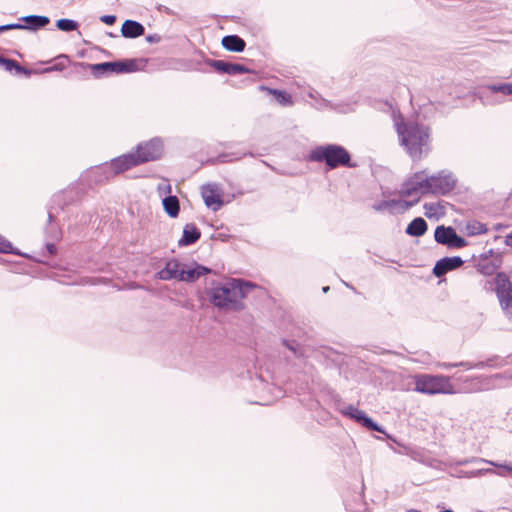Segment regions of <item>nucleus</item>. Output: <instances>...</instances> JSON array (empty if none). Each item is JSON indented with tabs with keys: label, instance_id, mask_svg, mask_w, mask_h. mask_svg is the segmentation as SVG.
<instances>
[{
	"label": "nucleus",
	"instance_id": "nucleus-1",
	"mask_svg": "<svg viewBox=\"0 0 512 512\" xmlns=\"http://www.w3.org/2000/svg\"><path fill=\"white\" fill-rule=\"evenodd\" d=\"M214 286L207 290L209 301L217 308L231 311H242L245 305L242 299L256 288V285L243 279H231L225 284L213 283Z\"/></svg>",
	"mask_w": 512,
	"mask_h": 512
},
{
	"label": "nucleus",
	"instance_id": "nucleus-2",
	"mask_svg": "<svg viewBox=\"0 0 512 512\" xmlns=\"http://www.w3.org/2000/svg\"><path fill=\"white\" fill-rule=\"evenodd\" d=\"M400 143L414 160L422 158L430 150V128L417 122L396 124Z\"/></svg>",
	"mask_w": 512,
	"mask_h": 512
},
{
	"label": "nucleus",
	"instance_id": "nucleus-3",
	"mask_svg": "<svg viewBox=\"0 0 512 512\" xmlns=\"http://www.w3.org/2000/svg\"><path fill=\"white\" fill-rule=\"evenodd\" d=\"M307 160L310 162L324 163L329 170L338 167L356 168L357 163L352 162L351 154L342 145L339 144H324L313 148Z\"/></svg>",
	"mask_w": 512,
	"mask_h": 512
},
{
	"label": "nucleus",
	"instance_id": "nucleus-4",
	"mask_svg": "<svg viewBox=\"0 0 512 512\" xmlns=\"http://www.w3.org/2000/svg\"><path fill=\"white\" fill-rule=\"evenodd\" d=\"M139 62L146 63V59H121L115 61H107L96 64H89L85 62H77L75 63V67L82 68L84 70L90 69L93 76L96 79L102 78L104 76H108L111 74H126V73H134L140 70Z\"/></svg>",
	"mask_w": 512,
	"mask_h": 512
},
{
	"label": "nucleus",
	"instance_id": "nucleus-5",
	"mask_svg": "<svg viewBox=\"0 0 512 512\" xmlns=\"http://www.w3.org/2000/svg\"><path fill=\"white\" fill-rule=\"evenodd\" d=\"M416 392L435 395L454 393L450 378L444 375L418 374L414 378Z\"/></svg>",
	"mask_w": 512,
	"mask_h": 512
},
{
	"label": "nucleus",
	"instance_id": "nucleus-6",
	"mask_svg": "<svg viewBox=\"0 0 512 512\" xmlns=\"http://www.w3.org/2000/svg\"><path fill=\"white\" fill-rule=\"evenodd\" d=\"M495 292L506 317L512 321V283L505 272H497L494 278Z\"/></svg>",
	"mask_w": 512,
	"mask_h": 512
},
{
	"label": "nucleus",
	"instance_id": "nucleus-7",
	"mask_svg": "<svg viewBox=\"0 0 512 512\" xmlns=\"http://www.w3.org/2000/svg\"><path fill=\"white\" fill-rule=\"evenodd\" d=\"M338 410L343 416L354 420L356 423H358L362 427L366 428L368 431H375V432L382 433L386 436V438L391 439L394 442H396V440L393 439L392 436L386 432L384 427L379 425L370 416H368L363 410L358 409L354 405L350 404L344 408H338Z\"/></svg>",
	"mask_w": 512,
	"mask_h": 512
},
{
	"label": "nucleus",
	"instance_id": "nucleus-8",
	"mask_svg": "<svg viewBox=\"0 0 512 512\" xmlns=\"http://www.w3.org/2000/svg\"><path fill=\"white\" fill-rule=\"evenodd\" d=\"M428 194L447 195L454 190L457 184L456 177L448 171L442 170L436 174L427 175Z\"/></svg>",
	"mask_w": 512,
	"mask_h": 512
},
{
	"label": "nucleus",
	"instance_id": "nucleus-9",
	"mask_svg": "<svg viewBox=\"0 0 512 512\" xmlns=\"http://www.w3.org/2000/svg\"><path fill=\"white\" fill-rule=\"evenodd\" d=\"M164 146L161 138L155 137L139 143L135 148V156L140 164L159 160L163 154Z\"/></svg>",
	"mask_w": 512,
	"mask_h": 512
},
{
	"label": "nucleus",
	"instance_id": "nucleus-10",
	"mask_svg": "<svg viewBox=\"0 0 512 512\" xmlns=\"http://www.w3.org/2000/svg\"><path fill=\"white\" fill-rule=\"evenodd\" d=\"M435 241L449 249H459L465 247L468 242L465 238L458 235L452 226L438 225L434 231Z\"/></svg>",
	"mask_w": 512,
	"mask_h": 512
},
{
	"label": "nucleus",
	"instance_id": "nucleus-11",
	"mask_svg": "<svg viewBox=\"0 0 512 512\" xmlns=\"http://www.w3.org/2000/svg\"><path fill=\"white\" fill-rule=\"evenodd\" d=\"M428 181L425 170L415 172L401 186L400 194L403 197H409L421 191L422 194H428Z\"/></svg>",
	"mask_w": 512,
	"mask_h": 512
},
{
	"label": "nucleus",
	"instance_id": "nucleus-12",
	"mask_svg": "<svg viewBox=\"0 0 512 512\" xmlns=\"http://www.w3.org/2000/svg\"><path fill=\"white\" fill-rule=\"evenodd\" d=\"M204 63L209 67L213 68L219 74H227V75H239V74H255V70L240 64V63H232L225 60H217L206 58Z\"/></svg>",
	"mask_w": 512,
	"mask_h": 512
},
{
	"label": "nucleus",
	"instance_id": "nucleus-13",
	"mask_svg": "<svg viewBox=\"0 0 512 512\" xmlns=\"http://www.w3.org/2000/svg\"><path fill=\"white\" fill-rule=\"evenodd\" d=\"M69 204L64 193H59L54 195L52 198V205L48 208V227L46 228V234L50 238H58V230L52 224L56 220V215L59 211H63L65 207Z\"/></svg>",
	"mask_w": 512,
	"mask_h": 512
},
{
	"label": "nucleus",
	"instance_id": "nucleus-14",
	"mask_svg": "<svg viewBox=\"0 0 512 512\" xmlns=\"http://www.w3.org/2000/svg\"><path fill=\"white\" fill-rule=\"evenodd\" d=\"M465 261L460 256H445L436 261L432 273L435 277L441 278L450 271L461 267Z\"/></svg>",
	"mask_w": 512,
	"mask_h": 512
},
{
	"label": "nucleus",
	"instance_id": "nucleus-15",
	"mask_svg": "<svg viewBox=\"0 0 512 512\" xmlns=\"http://www.w3.org/2000/svg\"><path fill=\"white\" fill-rule=\"evenodd\" d=\"M201 194L205 205L213 211H218L224 205L221 193H219L216 186L213 184L203 185Z\"/></svg>",
	"mask_w": 512,
	"mask_h": 512
},
{
	"label": "nucleus",
	"instance_id": "nucleus-16",
	"mask_svg": "<svg viewBox=\"0 0 512 512\" xmlns=\"http://www.w3.org/2000/svg\"><path fill=\"white\" fill-rule=\"evenodd\" d=\"M316 359L323 363L326 367L338 366L341 361V354L335 349L323 346L320 349L315 351Z\"/></svg>",
	"mask_w": 512,
	"mask_h": 512
},
{
	"label": "nucleus",
	"instance_id": "nucleus-17",
	"mask_svg": "<svg viewBox=\"0 0 512 512\" xmlns=\"http://www.w3.org/2000/svg\"><path fill=\"white\" fill-rule=\"evenodd\" d=\"M181 263L173 258L166 262L165 267L155 273V279L162 281H170L176 279L180 281Z\"/></svg>",
	"mask_w": 512,
	"mask_h": 512
},
{
	"label": "nucleus",
	"instance_id": "nucleus-18",
	"mask_svg": "<svg viewBox=\"0 0 512 512\" xmlns=\"http://www.w3.org/2000/svg\"><path fill=\"white\" fill-rule=\"evenodd\" d=\"M110 164L111 167H113L115 176L129 170L132 167L139 165L134 152H130L119 157L113 158L110 161Z\"/></svg>",
	"mask_w": 512,
	"mask_h": 512
},
{
	"label": "nucleus",
	"instance_id": "nucleus-19",
	"mask_svg": "<svg viewBox=\"0 0 512 512\" xmlns=\"http://www.w3.org/2000/svg\"><path fill=\"white\" fill-rule=\"evenodd\" d=\"M19 21L23 22L24 30L37 32L38 30L45 28L50 23V18L45 15L31 14L20 17Z\"/></svg>",
	"mask_w": 512,
	"mask_h": 512
},
{
	"label": "nucleus",
	"instance_id": "nucleus-20",
	"mask_svg": "<svg viewBox=\"0 0 512 512\" xmlns=\"http://www.w3.org/2000/svg\"><path fill=\"white\" fill-rule=\"evenodd\" d=\"M212 272V269L202 264L195 263L194 267L189 269H181L180 281L193 283L201 276L207 275Z\"/></svg>",
	"mask_w": 512,
	"mask_h": 512
},
{
	"label": "nucleus",
	"instance_id": "nucleus-21",
	"mask_svg": "<svg viewBox=\"0 0 512 512\" xmlns=\"http://www.w3.org/2000/svg\"><path fill=\"white\" fill-rule=\"evenodd\" d=\"M201 237L200 229L194 223H187L183 227L181 238L178 240L179 247H186L195 244Z\"/></svg>",
	"mask_w": 512,
	"mask_h": 512
},
{
	"label": "nucleus",
	"instance_id": "nucleus-22",
	"mask_svg": "<svg viewBox=\"0 0 512 512\" xmlns=\"http://www.w3.org/2000/svg\"><path fill=\"white\" fill-rule=\"evenodd\" d=\"M144 33V25L136 20L127 19L122 23L121 35L124 38L135 39L144 35Z\"/></svg>",
	"mask_w": 512,
	"mask_h": 512
},
{
	"label": "nucleus",
	"instance_id": "nucleus-23",
	"mask_svg": "<svg viewBox=\"0 0 512 512\" xmlns=\"http://www.w3.org/2000/svg\"><path fill=\"white\" fill-rule=\"evenodd\" d=\"M502 262V254L497 253L495 256H493V259L488 261H479L475 267L477 271L482 275L491 276L501 267Z\"/></svg>",
	"mask_w": 512,
	"mask_h": 512
},
{
	"label": "nucleus",
	"instance_id": "nucleus-24",
	"mask_svg": "<svg viewBox=\"0 0 512 512\" xmlns=\"http://www.w3.org/2000/svg\"><path fill=\"white\" fill-rule=\"evenodd\" d=\"M221 44L225 50L235 53L243 52L246 47L245 40L236 34L224 36L221 40Z\"/></svg>",
	"mask_w": 512,
	"mask_h": 512
},
{
	"label": "nucleus",
	"instance_id": "nucleus-25",
	"mask_svg": "<svg viewBox=\"0 0 512 512\" xmlns=\"http://www.w3.org/2000/svg\"><path fill=\"white\" fill-rule=\"evenodd\" d=\"M260 90L266 91L267 94L272 95L275 101L283 107H291L294 105L292 96L285 90L260 86Z\"/></svg>",
	"mask_w": 512,
	"mask_h": 512
},
{
	"label": "nucleus",
	"instance_id": "nucleus-26",
	"mask_svg": "<svg viewBox=\"0 0 512 512\" xmlns=\"http://www.w3.org/2000/svg\"><path fill=\"white\" fill-rule=\"evenodd\" d=\"M113 167H111L110 162H106L99 166H96L91 171V177H93V181L96 184H101L108 181L110 178L114 177Z\"/></svg>",
	"mask_w": 512,
	"mask_h": 512
},
{
	"label": "nucleus",
	"instance_id": "nucleus-27",
	"mask_svg": "<svg viewBox=\"0 0 512 512\" xmlns=\"http://www.w3.org/2000/svg\"><path fill=\"white\" fill-rule=\"evenodd\" d=\"M493 93H501L505 96L512 95V83L490 84L480 88L478 91L480 99Z\"/></svg>",
	"mask_w": 512,
	"mask_h": 512
},
{
	"label": "nucleus",
	"instance_id": "nucleus-28",
	"mask_svg": "<svg viewBox=\"0 0 512 512\" xmlns=\"http://www.w3.org/2000/svg\"><path fill=\"white\" fill-rule=\"evenodd\" d=\"M428 229L426 220L422 217L414 218L406 227L405 233L413 237L423 236Z\"/></svg>",
	"mask_w": 512,
	"mask_h": 512
},
{
	"label": "nucleus",
	"instance_id": "nucleus-29",
	"mask_svg": "<svg viewBox=\"0 0 512 512\" xmlns=\"http://www.w3.org/2000/svg\"><path fill=\"white\" fill-rule=\"evenodd\" d=\"M163 209L166 214L171 218H176L180 212V202L175 195H166L162 199Z\"/></svg>",
	"mask_w": 512,
	"mask_h": 512
},
{
	"label": "nucleus",
	"instance_id": "nucleus-30",
	"mask_svg": "<svg viewBox=\"0 0 512 512\" xmlns=\"http://www.w3.org/2000/svg\"><path fill=\"white\" fill-rule=\"evenodd\" d=\"M495 471L492 468H478L474 470H458L455 474L458 478H476L486 474H494Z\"/></svg>",
	"mask_w": 512,
	"mask_h": 512
},
{
	"label": "nucleus",
	"instance_id": "nucleus-31",
	"mask_svg": "<svg viewBox=\"0 0 512 512\" xmlns=\"http://www.w3.org/2000/svg\"><path fill=\"white\" fill-rule=\"evenodd\" d=\"M0 253L13 254L17 256H23L25 258H30L28 254L22 253L19 251V249L13 247L12 243L5 239L2 235H0Z\"/></svg>",
	"mask_w": 512,
	"mask_h": 512
},
{
	"label": "nucleus",
	"instance_id": "nucleus-32",
	"mask_svg": "<svg viewBox=\"0 0 512 512\" xmlns=\"http://www.w3.org/2000/svg\"><path fill=\"white\" fill-rule=\"evenodd\" d=\"M503 365V360L497 355H493L486 359L485 361H478L473 363V369H484L486 367L489 368H497Z\"/></svg>",
	"mask_w": 512,
	"mask_h": 512
},
{
	"label": "nucleus",
	"instance_id": "nucleus-33",
	"mask_svg": "<svg viewBox=\"0 0 512 512\" xmlns=\"http://www.w3.org/2000/svg\"><path fill=\"white\" fill-rule=\"evenodd\" d=\"M55 26L60 31L72 32L78 30L79 23L74 19L61 18L56 21Z\"/></svg>",
	"mask_w": 512,
	"mask_h": 512
},
{
	"label": "nucleus",
	"instance_id": "nucleus-34",
	"mask_svg": "<svg viewBox=\"0 0 512 512\" xmlns=\"http://www.w3.org/2000/svg\"><path fill=\"white\" fill-rule=\"evenodd\" d=\"M283 345L290 350L294 357L303 358L305 357V349L296 340L282 339Z\"/></svg>",
	"mask_w": 512,
	"mask_h": 512
},
{
	"label": "nucleus",
	"instance_id": "nucleus-35",
	"mask_svg": "<svg viewBox=\"0 0 512 512\" xmlns=\"http://www.w3.org/2000/svg\"><path fill=\"white\" fill-rule=\"evenodd\" d=\"M398 206L397 199H390V200H381L378 202H375L372 205V208L377 212H384L388 210L391 214L393 213V209Z\"/></svg>",
	"mask_w": 512,
	"mask_h": 512
},
{
	"label": "nucleus",
	"instance_id": "nucleus-36",
	"mask_svg": "<svg viewBox=\"0 0 512 512\" xmlns=\"http://www.w3.org/2000/svg\"><path fill=\"white\" fill-rule=\"evenodd\" d=\"M466 228L468 230V235L470 236L484 234L488 230L486 225L479 221H473L472 223H468Z\"/></svg>",
	"mask_w": 512,
	"mask_h": 512
},
{
	"label": "nucleus",
	"instance_id": "nucleus-37",
	"mask_svg": "<svg viewBox=\"0 0 512 512\" xmlns=\"http://www.w3.org/2000/svg\"><path fill=\"white\" fill-rule=\"evenodd\" d=\"M19 62L15 59L6 58L0 54V67H3L7 72L16 73Z\"/></svg>",
	"mask_w": 512,
	"mask_h": 512
},
{
	"label": "nucleus",
	"instance_id": "nucleus-38",
	"mask_svg": "<svg viewBox=\"0 0 512 512\" xmlns=\"http://www.w3.org/2000/svg\"><path fill=\"white\" fill-rule=\"evenodd\" d=\"M469 463H486V464H490L492 466H497V463L493 462V461H488V460H485L483 458H470V459H463V460H459V461H456V465L457 466H463V465H467Z\"/></svg>",
	"mask_w": 512,
	"mask_h": 512
},
{
	"label": "nucleus",
	"instance_id": "nucleus-39",
	"mask_svg": "<svg viewBox=\"0 0 512 512\" xmlns=\"http://www.w3.org/2000/svg\"><path fill=\"white\" fill-rule=\"evenodd\" d=\"M398 206H401L402 211H406L407 209L413 207L419 202V198L414 200H399L397 199Z\"/></svg>",
	"mask_w": 512,
	"mask_h": 512
},
{
	"label": "nucleus",
	"instance_id": "nucleus-40",
	"mask_svg": "<svg viewBox=\"0 0 512 512\" xmlns=\"http://www.w3.org/2000/svg\"><path fill=\"white\" fill-rule=\"evenodd\" d=\"M247 155L246 153L243 154V156ZM242 158V155H239L237 157H235V159H240ZM234 160V158H232V155L231 154H228V153H224V154H220L218 157H217V161L219 163H228V162H232Z\"/></svg>",
	"mask_w": 512,
	"mask_h": 512
},
{
	"label": "nucleus",
	"instance_id": "nucleus-41",
	"mask_svg": "<svg viewBox=\"0 0 512 512\" xmlns=\"http://www.w3.org/2000/svg\"><path fill=\"white\" fill-rule=\"evenodd\" d=\"M35 73H38V71L36 70H32V69H29V68H26L24 66H22L20 63H19V66H18V69L16 71V75H24L25 77H30L32 74H35Z\"/></svg>",
	"mask_w": 512,
	"mask_h": 512
},
{
	"label": "nucleus",
	"instance_id": "nucleus-42",
	"mask_svg": "<svg viewBox=\"0 0 512 512\" xmlns=\"http://www.w3.org/2000/svg\"><path fill=\"white\" fill-rule=\"evenodd\" d=\"M116 20V15H102L100 17V21L109 26L115 24Z\"/></svg>",
	"mask_w": 512,
	"mask_h": 512
},
{
	"label": "nucleus",
	"instance_id": "nucleus-43",
	"mask_svg": "<svg viewBox=\"0 0 512 512\" xmlns=\"http://www.w3.org/2000/svg\"><path fill=\"white\" fill-rule=\"evenodd\" d=\"M423 207L426 210L425 215L428 218H431V217L434 216V214H435V207H436V205L434 203H425Z\"/></svg>",
	"mask_w": 512,
	"mask_h": 512
},
{
	"label": "nucleus",
	"instance_id": "nucleus-44",
	"mask_svg": "<svg viewBox=\"0 0 512 512\" xmlns=\"http://www.w3.org/2000/svg\"><path fill=\"white\" fill-rule=\"evenodd\" d=\"M6 32L10 30H24L23 22L4 24Z\"/></svg>",
	"mask_w": 512,
	"mask_h": 512
},
{
	"label": "nucleus",
	"instance_id": "nucleus-45",
	"mask_svg": "<svg viewBox=\"0 0 512 512\" xmlns=\"http://www.w3.org/2000/svg\"><path fill=\"white\" fill-rule=\"evenodd\" d=\"M498 252H495L493 249H489L488 251L486 252H483L479 258L480 260L479 261H488V260H491L493 259V256H495Z\"/></svg>",
	"mask_w": 512,
	"mask_h": 512
},
{
	"label": "nucleus",
	"instance_id": "nucleus-46",
	"mask_svg": "<svg viewBox=\"0 0 512 512\" xmlns=\"http://www.w3.org/2000/svg\"><path fill=\"white\" fill-rule=\"evenodd\" d=\"M157 190L160 195L161 194L171 195L172 188L169 183H166V184H159Z\"/></svg>",
	"mask_w": 512,
	"mask_h": 512
},
{
	"label": "nucleus",
	"instance_id": "nucleus-47",
	"mask_svg": "<svg viewBox=\"0 0 512 512\" xmlns=\"http://www.w3.org/2000/svg\"><path fill=\"white\" fill-rule=\"evenodd\" d=\"M64 69V64L62 62L56 63L51 67L45 68L41 71V73H48L52 71H62Z\"/></svg>",
	"mask_w": 512,
	"mask_h": 512
},
{
	"label": "nucleus",
	"instance_id": "nucleus-48",
	"mask_svg": "<svg viewBox=\"0 0 512 512\" xmlns=\"http://www.w3.org/2000/svg\"><path fill=\"white\" fill-rule=\"evenodd\" d=\"M146 41L150 44L159 43L161 41V36L159 34H149L146 36Z\"/></svg>",
	"mask_w": 512,
	"mask_h": 512
},
{
	"label": "nucleus",
	"instance_id": "nucleus-49",
	"mask_svg": "<svg viewBox=\"0 0 512 512\" xmlns=\"http://www.w3.org/2000/svg\"><path fill=\"white\" fill-rule=\"evenodd\" d=\"M454 366L463 367L467 370L473 369V363L469 362V361H461V362L455 363Z\"/></svg>",
	"mask_w": 512,
	"mask_h": 512
},
{
	"label": "nucleus",
	"instance_id": "nucleus-50",
	"mask_svg": "<svg viewBox=\"0 0 512 512\" xmlns=\"http://www.w3.org/2000/svg\"><path fill=\"white\" fill-rule=\"evenodd\" d=\"M46 249L49 252V254H51V255H54L57 252V247L53 243H47L46 244Z\"/></svg>",
	"mask_w": 512,
	"mask_h": 512
},
{
	"label": "nucleus",
	"instance_id": "nucleus-51",
	"mask_svg": "<svg viewBox=\"0 0 512 512\" xmlns=\"http://www.w3.org/2000/svg\"><path fill=\"white\" fill-rule=\"evenodd\" d=\"M505 244L509 247H512V232L506 235Z\"/></svg>",
	"mask_w": 512,
	"mask_h": 512
},
{
	"label": "nucleus",
	"instance_id": "nucleus-52",
	"mask_svg": "<svg viewBox=\"0 0 512 512\" xmlns=\"http://www.w3.org/2000/svg\"><path fill=\"white\" fill-rule=\"evenodd\" d=\"M454 364L455 363L443 362V363H439V367H441L443 369H449V368L455 367Z\"/></svg>",
	"mask_w": 512,
	"mask_h": 512
},
{
	"label": "nucleus",
	"instance_id": "nucleus-53",
	"mask_svg": "<svg viewBox=\"0 0 512 512\" xmlns=\"http://www.w3.org/2000/svg\"><path fill=\"white\" fill-rule=\"evenodd\" d=\"M498 468H503L505 469L506 471H509V472H512V463L510 465H506V464H497Z\"/></svg>",
	"mask_w": 512,
	"mask_h": 512
},
{
	"label": "nucleus",
	"instance_id": "nucleus-54",
	"mask_svg": "<svg viewBox=\"0 0 512 512\" xmlns=\"http://www.w3.org/2000/svg\"><path fill=\"white\" fill-rule=\"evenodd\" d=\"M158 10H159V11H163V12H165V13H167V14H171V10H170L168 7H166V6H162V5H160V6L158 7Z\"/></svg>",
	"mask_w": 512,
	"mask_h": 512
},
{
	"label": "nucleus",
	"instance_id": "nucleus-55",
	"mask_svg": "<svg viewBox=\"0 0 512 512\" xmlns=\"http://www.w3.org/2000/svg\"><path fill=\"white\" fill-rule=\"evenodd\" d=\"M382 195L384 197H388L389 195H391V192L388 189H386V190L382 189Z\"/></svg>",
	"mask_w": 512,
	"mask_h": 512
},
{
	"label": "nucleus",
	"instance_id": "nucleus-56",
	"mask_svg": "<svg viewBox=\"0 0 512 512\" xmlns=\"http://www.w3.org/2000/svg\"><path fill=\"white\" fill-rule=\"evenodd\" d=\"M316 94H318L316 91L310 92V93H309V97H311V98H315V97H316Z\"/></svg>",
	"mask_w": 512,
	"mask_h": 512
},
{
	"label": "nucleus",
	"instance_id": "nucleus-57",
	"mask_svg": "<svg viewBox=\"0 0 512 512\" xmlns=\"http://www.w3.org/2000/svg\"><path fill=\"white\" fill-rule=\"evenodd\" d=\"M329 290H330V287H329V286H324V287L322 288V291H323L324 293H327Z\"/></svg>",
	"mask_w": 512,
	"mask_h": 512
},
{
	"label": "nucleus",
	"instance_id": "nucleus-58",
	"mask_svg": "<svg viewBox=\"0 0 512 512\" xmlns=\"http://www.w3.org/2000/svg\"><path fill=\"white\" fill-rule=\"evenodd\" d=\"M58 59H65V60H68V56L62 54L60 56H58Z\"/></svg>",
	"mask_w": 512,
	"mask_h": 512
},
{
	"label": "nucleus",
	"instance_id": "nucleus-59",
	"mask_svg": "<svg viewBox=\"0 0 512 512\" xmlns=\"http://www.w3.org/2000/svg\"><path fill=\"white\" fill-rule=\"evenodd\" d=\"M6 32L4 25H0V33Z\"/></svg>",
	"mask_w": 512,
	"mask_h": 512
},
{
	"label": "nucleus",
	"instance_id": "nucleus-60",
	"mask_svg": "<svg viewBox=\"0 0 512 512\" xmlns=\"http://www.w3.org/2000/svg\"><path fill=\"white\" fill-rule=\"evenodd\" d=\"M406 512H422V511L417 510V509H409V510H407Z\"/></svg>",
	"mask_w": 512,
	"mask_h": 512
},
{
	"label": "nucleus",
	"instance_id": "nucleus-61",
	"mask_svg": "<svg viewBox=\"0 0 512 512\" xmlns=\"http://www.w3.org/2000/svg\"><path fill=\"white\" fill-rule=\"evenodd\" d=\"M439 512H454L452 509H445V510H442V511H439Z\"/></svg>",
	"mask_w": 512,
	"mask_h": 512
},
{
	"label": "nucleus",
	"instance_id": "nucleus-62",
	"mask_svg": "<svg viewBox=\"0 0 512 512\" xmlns=\"http://www.w3.org/2000/svg\"><path fill=\"white\" fill-rule=\"evenodd\" d=\"M108 35H109L110 37H114V36H115V35H114L113 33H111V32H110V33H108Z\"/></svg>",
	"mask_w": 512,
	"mask_h": 512
}]
</instances>
